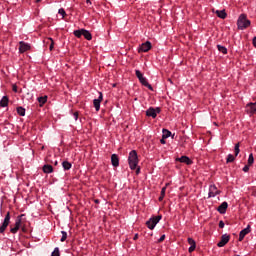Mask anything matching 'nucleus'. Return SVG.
<instances>
[{
	"mask_svg": "<svg viewBox=\"0 0 256 256\" xmlns=\"http://www.w3.org/2000/svg\"><path fill=\"white\" fill-rule=\"evenodd\" d=\"M227 207H229V204L227 202H222L217 211L220 212L221 215H225L227 213Z\"/></svg>",
	"mask_w": 256,
	"mask_h": 256,
	"instance_id": "obj_16",
	"label": "nucleus"
},
{
	"mask_svg": "<svg viewBox=\"0 0 256 256\" xmlns=\"http://www.w3.org/2000/svg\"><path fill=\"white\" fill-rule=\"evenodd\" d=\"M216 15L220 19H226L227 18V12H225V10H217Z\"/></svg>",
	"mask_w": 256,
	"mask_h": 256,
	"instance_id": "obj_20",
	"label": "nucleus"
},
{
	"mask_svg": "<svg viewBox=\"0 0 256 256\" xmlns=\"http://www.w3.org/2000/svg\"><path fill=\"white\" fill-rule=\"evenodd\" d=\"M62 167L65 171H69L73 165L69 161H63L62 162Z\"/></svg>",
	"mask_w": 256,
	"mask_h": 256,
	"instance_id": "obj_23",
	"label": "nucleus"
},
{
	"mask_svg": "<svg viewBox=\"0 0 256 256\" xmlns=\"http://www.w3.org/2000/svg\"><path fill=\"white\" fill-rule=\"evenodd\" d=\"M249 233H251V226L250 225H248L246 228H244L243 230L240 231L239 241H243V239H245V236L249 235Z\"/></svg>",
	"mask_w": 256,
	"mask_h": 256,
	"instance_id": "obj_12",
	"label": "nucleus"
},
{
	"mask_svg": "<svg viewBox=\"0 0 256 256\" xmlns=\"http://www.w3.org/2000/svg\"><path fill=\"white\" fill-rule=\"evenodd\" d=\"M217 195H221V191H219V189H217V186L215 184H211L209 186L208 197L213 198V197H217Z\"/></svg>",
	"mask_w": 256,
	"mask_h": 256,
	"instance_id": "obj_7",
	"label": "nucleus"
},
{
	"mask_svg": "<svg viewBox=\"0 0 256 256\" xmlns=\"http://www.w3.org/2000/svg\"><path fill=\"white\" fill-rule=\"evenodd\" d=\"M196 247H197V245L190 246L188 249L189 253H193V251H195Z\"/></svg>",
	"mask_w": 256,
	"mask_h": 256,
	"instance_id": "obj_36",
	"label": "nucleus"
},
{
	"mask_svg": "<svg viewBox=\"0 0 256 256\" xmlns=\"http://www.w3.org/2000/svg\"><path fill=\"white\" fill-rule=\"evenodd\" d=\"M38 102L40 103V107H43L47 103V96L38 97Z\"/></svg>",
	"mask_w": 256,
	"mask_h": 256,
	"instance_id": "obj_24",
	"label": "nucleus"
},
{
	"mask_svg": "<svg viewBox=\"0 0 256 256\" xmlns=\"http://www.w3.org/2000/svg\"><path fill=\"white\" fill-rule=\"evenodd\" d=\"M162 133H163L162 138H164V139H169V137H171V131H169L167 129H163Z\"/></svg>",
	"mask_w": 256,
	"mask_h": 256,
	"instance_id": "obj_25",
	"label": "nucleus"
},
{
	"mask_svg": "<svg viewBox=\"0 0 256 256\" xmlns=\"http://www.w3.org/2000/svg\"><path fill=\"white\" fill-rule=\"evenodd\" d=\"M53 47H54V44H53V42L50 44V47H49V49H50V51H53Z\"/></svg>",
	"mask_w": 256,
	"mask_h": 256,
	"instance_id": "obj_44",
	"label": "nucleus"
},
{
	"mask_svg": "<svg viewBox=\"0 0 256 256\" xmlns=\"http://www.w3.org/2000/svg\"><path fill=\"white\" fill-rule=\"evenodd\" d=\"M243 171H244V173H248V172H249V164H248V165H245V166L243 167Z\"/></svg>",
	"mask_w": 256,
	"mask_h": 256,
	"instance_id": "obj_38",
	"label": "nucleus"
},
{
	"mask_svg": "<svg viewBox=\"0 0 256 256\" xmlns=\"http://www.w3.org/2000/svg\"><path fill=\"white\" fill-rule=\"evenodd\" d=\"M0 107H9V97L3 96L2 99L0 100Z\"/></svg>",
	"mask_w": 256,
	"mask_h": 256,
	"instance_id": "obj_17",
	"label": "nucleus"
},
{
	"mask_svg": "<svg viewBox=\"0 0 256 256\" xmlns=\"http://www.w3.org/2000/svg\"><path fill=\"white\" fill-rule=\"evenodd\" d=\"M161 219H162L161 216H156V217L150 218V219L146 222V225H147L148 229H150L151 231H153V229H155V227H157V223H159V221H161Z\"/></svg>",
	"mask_w": 256,
	"mask_h": 256,
	"instance_id": "obj_4",
	"label": "nucleus"
},
{
	"mask_svg": "<svg viewBox=\"0 0 256 256\" xmlns=\"http://www.w3.org/2000/svg\"><path fill=\"white\" fill-rule=\"evenodd\" d=\"M133 239L134 241H137V239H139V234H135Z\"/></svg>",
	"mask_w": 256,
	"mask_h": 256,
	"instance_id": "obj_43",
	"label": "nucleus"
},
{
	"mask_svg": "<svg viewBox=\"0 0 256 256\" xmlns=\"http://www.w3.org/2000/svg\"><path fill=\"white\" fill-rule=\"evenodd\" d=\"M37 1V3H39L41 0H36Z\"/></svg>",
	"mask_w": 256,
	"mask_h": 256,
	"instance_id": "obj_49",
	"label": "nucleus"
},
{
	"mask_svg": "<svg viewBox=\"0 0 256 256\" xmlns=\"http://www.w3.org/2000/svg\"><path fill=\"white\" fill-rule=\"evenodd\" d=\"M85 29H80V30H75L74 31V36L77 37L78 39H81V37H83V31Z\"/></svg>",
	"mask_w": 256,
	"mask_h": 256,
	"instance_id": "obj_26",
	"label": "nucleus"
},
{
	"mask_svg": "<svg viewBox=\"0 0 256 256\" xmlns=\"http://www.w3.org/2000/svg\"><path fill=\"white\" fill-rule=\"evenodd\" d=\"M43 172L44 173H53V166L52 165H49V164H46L43 166Z\"/></svg>",
	"mask_w": 256,
	"mask_h": 256,
	"instance_id": "obj_22",
	"label": "nucleus"
},
{
	"mask_svg": "<svg viewBox=\"0 0 256 256\" xmlns=\"http://www.w3.org/2000/svg\"><path fill=\"white\" fill-rule=\"evenodd\" d=\"M227 163H233L235 161V156H233V154H229L227 156Z\"/></svg>",
	"mask_w": 256,
	"mask_h": 256,
	"instance_id": "obj_30",
	"label": "nucleus"
},
{
	"mask_svg": "<svg viewBox=\"0 0 256 256\" xmlns=\"http://www.w3.org/2000/svg\"><path fill=\"white\" fill-rule=\"evenodd\" d=\"M165 241V234H163L159 239H158V243H161Z\"/></svg>",
	"mask_w": 256,
	"mask_h": 256,
	"instance_id": "obj_40",
	"label": "nucleus"
},
{
	"mask_svg": "<svg viewBox=\"0 0 256 256\" xmlns=\"http://www.w3.org/2000/svg\"><path fill=\"white\" fill-rule=\"evenodd\" d=\"M175 161H179V163H185V165H193V160L188 156H181L180 158H176Z\"/></svg>",
	"mask_w": 256,
	"mask_h": 256,
	"instance_id": "obj_14",
	"label": "nucleus"
},
{
	"mask_svg": "<svg viewBox=\"0 0 256 256\" xmlns=\"http://www.w3.org/2000/svg\"><path fill=\"white\" fill-rule=\"evenodd\" d=\"M160 143H161L162 145H165V138H162V139L160 140Z\"/></svg>",
	"mask_w": 256,
	"mask_h": 256,
	"instance_id": "obj_45",
	"label": "nucleus"
},
{
	"mask_svg": "<svg viewBox=\"0 0 256 256\" xmlns=\"http://www.w3.org/2000/svg\"><path fill=\"white\" fill-rule=\"evenodd\" d=\"M255 163V158L253 157V154H250L248 157V165H253Z\"/></svg>",
	"mask_w": 256,
	"mask_h": 256,
	"instance_id": "obj_32",
	"label": "nucleus"
},
{
	"mask_svg": "<svg viewBox=\"0 0 256 256\" xmlns=\"http://www.w3.org/2000/svg\"><path fill=\"white\" fill-rule=\"evenodd\" d=\"M188 243H189L190 246H195V245H197V244L195 243V240H194L193 238H188Z\"/></svg>",
	"mask_w": 256,
	"mask_h": 256,
	"instance_id": "obj_35",
	"label": "nucleus"
},
{
	"mask_svg": "<svg viewBox=\"0 0 256 256\" xmlns=\"http://www.w3.org/2000/svg\"><path fill=\"white\" fill-rule=\"evenodd\" d=\"M159 113H161V108L159 107L157 108L150 107L146 110V116L152 117V119H155L157 115H159Z\"/></svg>",
	"mask_w": 256,
	"mask_h": 256,
	"instance_id": "obj_6",
	"label": "nucleus"
},
{
	"mask_svg": "<svg viewBox=\"0 0 256 256\" xmlns=\"http://www.w3.org/2000/svg\"><path fill=\"white\" fill-rule=\"evenodd\" d=\"M9 223H11V213L7 212L2 225H0V233H5V230L9 227Z\"/></svg>",
	"mask_w": 256,
	"mask_h": 256,
	"instance_id": "obj_5",
	"label": "nucleus"
},
{
	"mask_svg": "<svg viewBox=\"0 0 256 256\" xmlns=\"http://www.w3.org/2000/svg\"><path fill=\"white\" fill-rule=\"evenodd\" d=\"M62 237L60 239L61 243H64V241H67V232L66 231H61Z\"/></svg>",
	"mask_w": 256,
	"mask_h": 256,
	"instance_id": "obj_31",
	"label": "nucleus"
},
{
	"mask_svg": "<svg viewBox=\"0 0 256 256\" xmlns=\"http://www.w3.org/2000/svg\"><path fill=\"white\" fill-rule=\"evenodd\" d=\"M95 203H99V200H95Z\"/></svg>",
	"mask_w": 256,
	"mask_h": 256,
	"instance_id": "obj_48",
	"label": "nucleus"
},
{
	"mask_svg": "<svg viewBox=\"0 0 256 256\" xmlns=\"http://www.w3.org/2000/svg\"><path fill=\"white\" fill-rule=\"evenodd\" d=\"M86 3L89 5L91 4V0H86Z\"/></svg>",
	"mask_w": 256,
	"mask_h": 256,
	"instance_id": "obj_47",
	"label": "nucleus"
},
{
	"mask_svg": "<svg viewBox=\"0 0 256 256\" xmlns=\"http://www.w3.org/2000/svg\"><path fill=\"white\" fill-rule=\"evenodd\" d=\"M168 186H169V184H166V186L161 189V194L158 198V201H163V199H165V193L167 191Z\"/></svg>",
	"mask_w": 256,
	"mask_h": 256,
	"instance_id": "obj_21",
	"label": "nucleus"
},
{
	"mask_svg": "<svg viewBox=\"0 0 256 256\" xmlns=\"http://www.w3.org/2000/svg\"><path fill=\"white\" fill-rule=\"evenodd\" d=\"M151 42L146 41L140 45L138 48V53H147L148 51H151Z\"/></svg>",
	"mask_w": 256,
	"mask_h": 256,
	"instance_id": "obj_8",
	"label": "nucleus"
},
{
	"mask_svg": "<svg viewBox=\"0 0 256 256\" xmlns=\"http://www.w3.org/2000/svg\"><path fill=\"white\" fill-rule=\"evenodd\" d=\"M101 101H103V93L99 92L98 98L93 100V105L96 111H99L101 109Z\"/></svg>",
	"mask_w": 256,
	"mask_h": 256,
	"instance_id": "obj_10",
	"label": "nucleus"
},
{
	"mask_svg": "<svg viewBox=\"0 0 256 256\" xmlns=\"http://www.w3.org/2000/svg\"><path fill=\"white\" fill-rule=\"evenodd\" d=\"M253 45L256 47V37L253 38Z\"/></svg>",
	"mask_w": 256,
	"mask_h": 256,
	"instance_id": "obj_46",
	"label": "nucleus"
},
{
	"mask_svg": "<svg viewBox=\"0 0 256 256\" xmlns=\"http://www.w3.org/2000/svg\"><path fill=\"white\" fill-rule=\"evenodd\" d=\"M51 256H61L59 252V247L54 248V251L51 253Z\"/></svg>",
	"mask_w": 256,
	"mask_h": 256,
	"instance_id": "obj_33",
	"label": "nucleus"
},
{
	"mask_svg": "<svg viewBox=\"0 0 256 256\" xmlns=\"http://www.w3.org/2000/svg\"><path fill=\"white\" fill-rule=\"evenodd\" d=\"M223 227H225V222H223V220H220L219 222V228L223 229Z\"/></svg>",
	"mask_w": 256,
	"mask_h": 256,
	"instance_id": "obj_39",
	"label": "nucleus"
},
{
	"mask_svg": "<svg viewBox=\"0 0 256 256\" xmlns=\"http://www.w3.org/2000/svg\"><path fill=\"white\" fill-rule=\"evenodd\" d=\"M82 36L84 37V39H86L87 41H91V39H93V35H91V32H89L88 30H82Z\"/></svg>",
	"mask_w": 256,
	"mask_h": 256,
	"instance_id": "obj_19",
	"label": "nucleus"
},
{
	"mask_svg": "<svg viewBox=\"0 0 256 256\" xmlns=\"http://www.w3.org/2000/svg\"><path fill=\"white\" fill-rule=\"evenodd\" d=\"M17 113H18V115H20V117H25V108H23V107H18L17 108Z\"/></svg>",
	"mask_w": 256,
	"mask_h": 256,
	"instance_id": "obj_28",
	"label": "nucleus"
},
{
	"mask_svg": "<svg viewBox=\"0 0 256 256\" xmlns=\"http://www.w3.org/2000/svg\"><path fill=\"white\" fill-rule=\"evenodd\" d=\"M249 25H251V21L247 19V15L241 14L237 20L238 29L243 31V29H247Z\"/></svg>",
	"mask_w": 256,
	"mask_h": 256,
	"instance_id": "obj_2",
	"label": "nucleus"
},
{
	"mask_svg": "<svg viewBox=\"0 0 256 256\" xmlns=\"http://www.w3.org/2000/svg\"><path fill=\"white\" fill-rule=\"evenodd\" d=\"M111 163L114 167H117L119 165V156H117V154L111 155Z\"/></svg>",
	"mask_w": 256,
	"mask_h": 256,
	"instance_id": "obj_18",
	"label": "nucleus"
},
{
	"mask_svg": "<svg viewBox=\"0 0 256 256\" xmlns=\"http://www.w3.org/2000/svg\"><path fill=\"white\" fill-rule=\"evenodd\" d=\"M128 164L132 171H135V169H137V166L139 165V156H137V151H130L128 156Z\"/></svg>",
	"mask_w": 256,
	"mask_h": 256,
	"instance_id": "obj_1",
	"label": "nucleus"
},
{
	"mask_svg": "<svg viewBox=\"0 0 256 256\" xmlns=\"http://www.w3.org/2000/svg\"><path fill=\"white\" fill-rule=\"evenodd\" d=\"M229 239H231V238L228 234L222 235L221 240L218 242L217 246L218 247H225L226 244L228 243Z\"/></svg>",
	"mask_w": 256,
	"mask_h": 256,
	"instance_id": "obj_15",
	"label": "nucleus"
},
{
	"mask_svg": "<svg viewBox=\"0 0 256 256\" xmlns=\"http://www.w3.org/2000/svg\"><path fill=\"white\" fill-rule=\"evenodd\" d=\"M12 91H14V93H17V85L12 86Z\"/></svg>",
	"mask_w": 256,
	"mask_h": 256,
	"instance_id": "obj_41",
	"label": "nucleus"
},
{
	"mask_svg": "<svg viewBox=\"0 0 256 256\" xmlns=\"http://www.w3.org/2000/svg\"><path fill=\"white\" fill-rule=\"evenodd\" d=\"M31 44L26 43L25 41L19 42V53H27V51H30Z\"/></svg>",
	"mask_w": 256,
	"mask_h": 256,
	"instance_id": "obj_9",
	"label": "nucleus"
},
{
	"mask_svg": "<svg viewBox=\"0 0 256 256\" xmlns=\"http://www.w3.org/2000/svg\"><path fill=\"white\" fill-rule=\"evenodd\" d=\"M19 229H21V216L17 217L15 226L10 229V232H12L13 235H15L19 231Z\"/></svg>",
	"mask_w": 256,
	"mask_h": 256,
	"instance_id": "obj_11",
	"label": "nucleus"
},
{
	"mask_svg": "<svg viewBox=\"0 0 256 256\" xmlns=\"http://www.w3.org/2000/svg\"><path fill=\"white\" fill-rule=\"evenodd\" d=\"M246 111L247 113H249L250 115H254V113H256V102H250L246 105Z\"/></svg>",
	"mask_w": 256,
	"mask_h": 256,
	"instance_id": "obj_13",
	"label": "nucleus"
},
{
	"mask_svg": "<svg viewBox=\"0 0 256 256\" xmlns=\"http://www.w3.org/2000/svg\"><path fill=\"white\" fill-rule=\"evenodd\" d=\"M58 14L61 15L62 19H65V15H67V12H65V9L60 8L58 10Z\"/></svg>",
	"mask_w": 256,
	"mask_h": 256,
	"instance_id": "obj_29",
	"label": "nucleus"
},
{
	"mask_svg": "<svg viewBox=\"0 0 256 256\" xmlns=\"http://www.w3.org/2000/svg\"><path fill=\"white\" fill-rule=\"evenodd\" d=\"M240 151L241 150L239 149V143L235 144V147H234L235 157H237V155H239Z\"/></svg>",
	"mask_w": 256,
	"mask_h": 256,
	"instance_id": "obj_34",
	"label": "nucleus"
},
{
	"mask_svg": "<svg viewBox=\"0 0 256 256\" xmlns=\"http://www.w3.org/2000/svg\"><path fill=\"white\" fill-rule=\"evenodd\" d=\"M139 173H141V168L138 167V168L136 169V175H139Z\"/></svg>",
	"mask_w": 256,
	"mask_h": 256,
	"instance_id": "obj_42",
	"label": "nucleus"
},
{
	"mask_svg": "<svg viewBox=\"0 0 256 256\" xmlns=\"http://www.w3.org/2000/svg\"><path fill=\"white\" fill-rule=\"evenodd\" d=\"M73 117H74L75 121H77V119H79V112H74Z\"/></svg>",
	"mask_w": 256,
	"mask_h": 256,
	"instance_id": "obj_37",
	"label": "nucleus"
},
{
	"mask_svg": "<svg viewBox=\"0 0 256 256\" xmlns=\"http://www.w3.org/2000/svg\"><path fill=\"white\" fill-rule=\"evenodd\" d=\"M137 79H139L140 83L144 85V87H148L150 91H153V86L149 84L147 81V78L143 76V73H141L139 70L135 71Z\"/></svg>",
	"mask_w": 256,
	"mask_h": 256,
	"instance_id": "obj_3",
	"label": "nucleus"
},
{
	"mask_svg": "<svg viewBox=\"0 0 256 256\" xmlns=\"http://www.w3.org/2000/svg\"><path fill=\"white\" fill-rule=\"evenodd\" d=\"M217 49L220 53H223V55H227V48L225 46L217 45Z\"/></svg>",
	"mask_w": 256,
	"mask_h": 256,
	"instance_id": "obj_27",
	"label": "nucleus"
}]
</instances>
